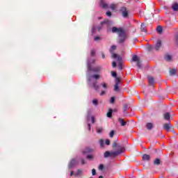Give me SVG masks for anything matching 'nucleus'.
<instances>
[{"label": "nucleus", "instance_id": "55", "mask_svg": "<svg viewBox=\"0 0 178 178\" xmlns=\"http://www.w3.org/2000/svg\"><path fill=\"white\" fill-rule=\"evenodd\" d=\"M171 129H172L171 131H172V133L174 134H176V131L173 129V127H172V128Z\"/></svg>", "mask_w": 178, "mask_h": 178}, {"label": "nucleus", "instance_id": "43", "mask_svg": "<svg viewBox=\"0 0 178 178\" xmlns=\"http://www.w3.org/2000/svg\"><path fill=\"white\" fill-rule=\"evenodd\" d=\"M99 170H104V164H100L99 165Z\"/></svg>", "mask_w": 178, "mask_h": 178}, {"label": "nucleus", "instance_id": "33", "mask_svg": "<svg viewBox=\"0 0 178 178\" xmlns=\"http://www.w3.org/2000/svg\"><path fill=\"white\" fill-rule=\"evenodd\" d=\"M111 74H112L113 77H115V79H118V74L116 73V72H111Z\"/></svg>", "mask_w": 178, "mask_h": 178}, {"label": "nucleus", "instance_id": "34", "mask_svg": "<svg viewBox=\"0 0 178 178\" xmlns=\"http://www.w3.org/2000/svg\"><path fill=\"white\" fill-rule=\"evenodd\" d=\"M92 104H93V105L97 106V105H98V100H97V99H93L92 100Z\"/></svg>", "mask_w": 178, "mask_h": 178}, {"label": "nucleus", "instance_id": "24", "mask_svg": "<svg viewBox=\"0 0 178 178\" xmlns=\"http://www.w3.org/2000/svg\"><path fill=\"white\" fill-rule=\"evenodd\" d=\"M172 9L174 10L175 12H177V10H178V3L172 4Z\"/></svg>", "mask_w": 178, "mask_h": 178}, {"label": "nucleus", "instance_id": "9", "mask_svg": "<svg viewBox=\"0 0 178 178\" xmlns=\"http://www.w3.org/2000/svg\"><path fill=\"white\" fill-rule=\"evenodd\" d=\"M117 60L119 62L118 69L120 70H122V69H123V64L122 63V57L120 56H118L117 57Z\"/></svg>", "mask_w": 178, "mask_h": 178}, {"label": "nucleus", "instance_id": "13", "mask_svg": "<svg viewBox=\"0 0 178 178\" xmlns=\"http://www.w3.org/2000/svg\"><path fill=\"white\" fill-rule=\"evenodd\" d=\"M77 163V161H76L75 159L71 160V161L69 163V168H74Z\"/></svg>", "mask_w": 178, "mask_h": 178}, {"label": "nucleus", "instance_id": "12", "mask_svg": "<svg viewBox=\"0 0 178 178\" xmlns=\"http://www.w3.org/2000/svg\"><path fill=\"white\" fill-rule=\"evenodd\" d=\"M140 31L142 33H147V25L145 24H141Z\"/></svg>", "mask_w": 178, "mask_h": 178}, {"label": "nucleus", "instance_id": "57", "mask_svg": "<svg viewBox=\"0 0 178 178\" xmlns=\"http://www.w3.org/2000/svg\"><path fill=\"white\" fill-rule=\"evenodd\" d=\"M95 120H94V117H92V123H95Z\"/></svg>", "mask_w": 178, "mask_h": 178}, {"label": "nucleus", "instance_id": "15", "mask_svg": "<svg viewBox=\"0 0 178 178\" xmlns=\"http://www.w3.org/2000/svg\"><path fill=\"white\" fill-rule=\"evenodd\" d=\"M164 59H165V60H166V62H171V60H172V56H170V54H167L165 55Z\"/></svg>", "mask_w": 178, "mask_h": 178}, {"label": "nucleus", "instance_id": "35", "mask_svg": "<svg viewBox=\"0 0 178 178\" xmlns=\"http://www.w3.org/2000/svg\"><path fill=\"white\" fill-rule=\"evenodd\" d=\"M99 143L100 144V147L102 148H103V147H104V140L103 139H100Z\"/></svg>", "mask_w": 178, "mask_h": 178}, {"label": "nucleus", "instance_id": "37", "mask_svg": "<svg viewBox=\"0 0 178 178\" xmlns=\"http://www.w3.org/2000/svg\"><path fill=\"white\" fill-rule=\"evenodd\" d=\"M102 131H104V128L101 127V128L97 129L98 134H100V133H102Z\"/></svg>", "mask_w": 178, "mask_h": 178}, {"label": "nucleus", "instance_id": "36", "mask_svg": "<svg viewBox=\"0 0 178 178\" xmlns=\"http://www.w3.org/2000/svg\"><path fill=\"white\" fill-rule=\"evenodd\" d=\"M81 173H83V171H81V170L79 169V170H77V172H76V174H75V176H79V175H81Z\"/></svg>", "mask_w": 178, "mask_h": 178}, {"label": "nucleus", "instance_id": "11", "mask_svg": "<svg viewBox=\"0 0 178 178\" xmlns=\"http://www.w3.org/2000/svg\"><path fill=\"white\" fill-rule=\"evenodd\" d=\"M148 83L150 86H154L155 84V79L152 76H148Z\"/></svg>", "mask_w": 178, "mask_h": 178}, {"label": "nucleus", "instance_id": "10", "mask_svg": "<svg viewBox=\"0 0 178 178\" xmlns=\"http://www.w3.org/2000/svg\"><path fill=\"white\" fill-rule=\"evenodd\" d=\"M91 152H94V149H91L90 147H86L83 151V154H90Z\"/></svg>", "mask_w": 178, "mask_h": 178}, {"label": "nucleus", "instance_id": "27", "mask_svg": "<svg viewBox=\"0 0 178 178\" xmlns=\"http://www.w3.org/2000/svg\"><path fill=\"white\" fill-rule=\"evenodd\" d=\"M123 112H127L129 111V105L124 104L122 107Z\"/></svg>", "mask_w": 178, "mask_h": 178}, {"label": "nucleus", "instance_id": "16", "mask_svg": "<svg viewBox=\"0 0 178 178\" xmlns=\"http://www.w3.org/2000/svg\"><path fill=\"white\" fill-rule=\"evenodd\" d=\"M153 127H154V124L151 122H147L146 124V128L147 129V130H152Z\"/></svg>", "mask_w": 178, "mask_h": 178}, {"label": "nucleus", "instance_id": "53", "mask_svg": "<svg viewBox=\"0 0 178 178\" xmlns=\"http://www.w3.org/2000/svg\"><path fill=\"white\" fill-rule=\"evenodd\" d=\"M88 127L89 131H90L91 130V124H88Z\"/></svg>", "mask_w": 178, "mask_h": 178}, {"label": "nucleus", "instance_id": "31", "mask_svg": "<svg viewBox=\"0 0 178 178\" xmlns=\"http://www.w3.org/2000/svg\"><path fill=\"white\" fill-rule=\"evenodd\" d=\"M147 51H149V52H151V51H153V49H154V47L149 45V46H147Z\"/></svg>", "mask_w": 178, "mask_h": 178}, {"label": "nucleus", "instance_id": "58", "mask_svg": "<svg viewBox=\"0 0 178 178\" xmlns=\"http://www.w3.org/2000/svg\"><path fill=\"white\" fill-rule=\"evenodd\" d=\"M95 63V60H93L92 61L90 62V64Z\"/></svg>", "mask_w": 178, "mask_h": 178}, {"label": "nucleus", "instance_id": "41", "mask_svg": "<svg viewBox=\"0 0 178 178\" xmlns=\"http://www.w3.org/2000/svg\"><path fill=\"white\" fill-rule=\"evenodd\" d=\"M113 136H115V131L112 130L111 132H110V137H113Z\"/></svg>", "mask_w": 178, "mask_h": 178}, {"label": "nucleus", "instance_id": "17", "mask_svg": "<svg viewBox=\"0 0 178 178\" xmlns=\"http://www.w3.org/2000/svg\"><path fill=\"white\" fill-rule=\"evenodd\" d=\"M142 159L143 161H149V159H151V156H149V154H145L143 155Z\"/></svg>", "mask_w": 178, "mask_h": 178}, {"label": "nucleus", "instance_id": "7", "mask_svg": "<svg viewBox=\"0 0 178 178\" xmlns=\"http://www.w3.org/2000/svg\"><path fill=\"white\" fill-rule=\"evenodd\" d=\"M120 10L122 11V15L124 17H127L129 16V12L126 7H122Z\"/></svg>", "mask_w": 178, "mask_h": 178}, {"label": "nucleus", "instance_id": "48", "mask_svg": "<svg viewBox=\"0 0 178 178\" xmlns=\"http://www.w3.org/2000/svg\"><path fill=\"white\" fill-rule=\"evenodd\" d=\"M105 144L106 145H109L111 144V141L108 139H107L106 140Z\"/></svg>", "mask_w": 178, "mask_h": 178}, {"label": "nucleus", "instance_id": "61", "mask_svg": "<svg viewBox=\"0 0 178 178\" xmlns=\"http://www.w3.org/2000/svg\"><path fill=\"white\" fill-rule=\"evenodd\" d=\"M70 176H73V171L70 172Z\"/></svg>", "mask_w": 178, "mask_h": 178}, {"label": "nucleus", "instance_id": "46", "mask_svg": "<svg viewBox=\"0 0 178 178\" xmlns=\"http://www.w3.org/2000/svg\"><path fill=\"white\" fill-rule=\"evenodd\" d=\"M92 77H93V79H95L97 80V79H98L99 76L98 74H94V75L92 76Z\"/></svg>", "mask_w": 178, "mask_h": 178}, {"label": "nucleus", "instance_id": "4", "mask_svg": "<svg viewBox=\"0 0 178 178\" xmlns=\"http://www.w3.org/2000/svg\"><path fill=\"white\" fill-rule=\"evenodd\" d=\"M163 129L164 130H166L167 131H170V129H173V126H172V124H170V122H168L163 125Z\"/></svg>", "mask_w": 178, "mask_h": 178}, {"label": "nucleus", "instance_id": "5", "mask_svg": "<svg viewBox=\"0 0 178 178\" xmlns=\"http://www.w3.org/2000/svg\"><path fill=\"white\" fill-rule=\"evenodd\" d=\"M119 84H120V79L116 78L114 85V91H115V92H119Z\"/></svg>", "mask_w": 178, "mask_h": 178}, {"label": "nucleus", "instance_id": "14", "mask_svg": "<svg viewBox=\"0 0 178 178\" xmlns=\"http://www.w3.org/2000/svg\"><path fill=\"white\" fill-rule=\"evenodd\" d=\"M177 74V69H170V76H176Z\"/></svg>", "mask_w": 178, "mask_h": 178}, {"label": "nucleus", "instance_id": "38", "mask_svg": "<svg viewBox=\"0 0 178 178\" xmlns=\"http://www.w3.org/2000/svg\"><path fill=\"white\" fill-rule=\"evenodd\" d=\"M154 152H155L156 154H161V153H162V150H161V149H154Z\"/></svg>", "mask_w": 178, "mask_h": 178}, {"label": "nucleus", "instance_id": "49", "mask_svg": "<svg viewBox=\"0 0 178 178\" xmlns=\"http://www.w3.org/2000/svg\"><path fill=\"white\" fill-rule=\"evenodd\" d=\"M116 147H118V143L116 142H114L113 144V147L116 148Z\"/></svg>", "mask_w": 178, "mask_h": 178}, {"label": "nucleus", "instance_id": "52", "mask_svg": "<svg viewBox=\"0 0 178 178\" xmlns=\"http://www.w3.org/2000/svg\"><path fill=\"white\" fill-rule=\"evenodd\" d=\"M87 158L88 159H92V155H88Z\"/></svg>", "mask_w": 178, "mask_h": 178}, {"label": "nucleus", "instance_id": "44", "mask_svg": "<svg viewBox=\"0 0 178 178\" xmlns=\"http://www.w3.org/2000/svg\"><path fill=\"white\" fill-rule=\"evenodd\" d=\"M92 176H95V175H97V171L95 170V169H92Z\"/></svg>", "mask_w": 178, "mask_h": 178}, {"label": "nucleus", "instance_id": "8", "mask_svg": "<svg viewBox=\"0 0 178 178\" xmlns=\"http://www.w3.org/2000/svg\"><path fill=\"white\" fill-rule=\"evenodd\" d=\"M161 45L162 42L161 40H158L156 45L154 47V49H155V51H159V48H161Z\"/></svg>", "mask_w": 178, "mask_h": 178}, {"label": "nucleus", "instance_id": "40", "mask_svg": "<svg viewBox=\"0 0 178 178\" xmlns=\"http://www.w3.org/2000/svg\"><path fill=\"white\" fill-rule=\"evenodd\" d=\"M111 104H115V97H112L110 100Z\"/></svg>", "mask_w": 178, "mask_h": 178}, {"label": "nucleus", "instance_id": "30", "mask_svg": "<svg viewBox=\"0 0 178 178\" xmlns=\"http://www.w3.org/2000/svg\"><path fill=\"white\" fill-rule=\"evenodd\" d=\"M101 86L102 88H104V90H108V84H106L105 82L102 83Z\"/></svg>", "mask_w": 178, "mask_h": 178}, {"label": "nucleus", "instance_id": "20", "mask_svg": "<svg viewBox=\"0 0 178 178\" xmlns=\"http://www.w3.org/2000/svg\"><path fill=\"white\" fill-rule=\"evenodd\" d=\"M101 26H104V24H111V21L109 19H104L103 22H100Z\"/></svg>", "mask_w": 178, "mask_h": 178}, {"label": "nucleus", "instance_id": "62", "mask_svg": "<svg viewBox=\"0 0 178 178\" xmlns=\"http://www.w3.org/2000/svg\"><path fill=\"white\" fill-rule=\"evenodd\" d=\"M99 178H104V176L100 175V176L99 177Z\"/></svg>", "mask_w": 178, "mask_h": 178}, {"label": "nucleus", "instance_id": "59", "mask_svg": "<svg viewBox=\"0 0 178 178\" xmlns=\"http://www.w3.org/2000/svg\"><path fill=\"white\" fill-rule=\"evenodd\" d=\"M101 27H97V30H98V31H101Z\"/></svg>", "mask_w": 178, "mask_h": 178}, {"label": "nucleus", "instance_id": "32", "mask_svg": "<svg viewBox=\"0 0 178 178\" xmlns=\"http://www.w3.org/2000/svg\"><path fill=\"white\" fill-rule=\"evenodd\" d=\"M110 8L111 10H115V9H116V5L113 3L110 6Z\"/></svg>", "mask_w": 178, "mask_h": 178}, {"label": "nucleus", "instance_id": "56", "mask_svg": "<svg viewBox=\"0 0 178 178\" xmlns=\"http://www.w3.org/2000/svg\"><path fill=\"white\" fill-rule=\"evenodd\" d=\"M102 59H105V54L104 53L102 54Z\"/></svg>", "mask_w": 178, "mask_h": 178}, {"label": "nucleus", "instance_id": "25", "mask_svg": "<svg viewBox=\"0 0 178 178\" xmlns=\"http://www.w3.org/2000/svg\"><path fill=\"white\" fill-rule=\"evenodd\" d=\"M101 6H102V8H104V9H108V4L106 3H104V1H101Z\"/></svg>", "mask_w": 178, "mask_h": 178}, {"label": "nucleus", "instance_id": "51", "mask_svg": "<svg viewBox=\"0 0 178 178\" xmlns=\"http://www.w3.org/2000/svg\"><path fill=\"white\" fill-rule=\"evenodd\" d=\"M112 66H113V67H116V62L113 61L112 63Z\"/></svg>", "mask_w": 178, "mask_h": 178}, {"label": "nucleus", "instance_id": "3", "mask_svg": "<svg viewBox=\"0 0 178 178\" xmlns=\"http://www.w3.org/2000/svg\"><path fill=\"white\" fill-rule=\"evenodd\" d=\"M88 72H93L94 73H99L100 70H102V67L99 65L96 67H91V65H88Z\"/></svg>", "mask_w": 178, "mask_h": 178}, {"label": "nucleus", "instance_id": "21", "mask_svg": "<svg viewBox=\"0 0 178 178\" xmlns=\"http://www.w3.org/2000/svg\"><path fill=\"white\" fill-rule=\"evenodd\" d=\"M92 87L95 90V91H98L99 86L97 84V81L92 83Z\"/></svg>", "mask_w": 178, "mask_h": 178}, {"label": "nucleus", "instance_id": "19", "mask_svg": "<svg viewBox=\"0 0 178 178\" xmlns=\"http://www.w3.org/2000/svg\"><path fill=\"white\" fill-rule=\"evenodd\" d=\"M165 120H170V113H165L164 114Z\"/></svg>", "mask_w": 178, "mask_h": 178}, {"label": "nucleus", "instance_id": "29", "mask_svg": "<svg viewBox=\"0 0 178 178\" xmlns=\"http://www.w3.org/2000/svg\"><path fill=\"white\" fill-rule=\"evenodd\" d=\"M136 65H137L138 69H143V64L141 63L140 60H138L136 63Z\"/></svg>", "mask_w": 178, "mask_h": 178}, {"label": "nucleus", "instance_id": "39", "mask_svg": "<svg viewBox=\"0 0 178 178\" xmlns=\"http://www.w3.org/2000/svg\"><path fill=\"white\" fill-rule=\"evenodd\" d=\"M90 55L91 56H95V50H91Z\"/></svg>", "mask_w": 178, "mask_h": 178}, {"label": "nucleus", "instance_id": "26", "mask_svg": "<svg viewBox=\"0 0 178 178\" xmlns=\"http://www.w3.org/2000/svg\"><path fill=\"white\" fill-rule=\"evenodd\" d=\"M112 112H113V110L109 108L108 112L107 113V118H112Z\"/></svg>", "mask_w": 178, "mask_h": 178}, {"label": "nucleus", "instance_id": "47", "mask_svg": "<svg viewBox=\"0 0 178 178\" xmlns=\"http://www.w3.org/2000/svg\"><path fill=\"white\" fill-rule=\"evenodd\" d=\"M105 94H106V91L102 90V92H100V96L102 97V95H105Z\"/></svg>", "mask_w": 178, "mask_h": 178}, {"label": "nucleus", "instance_id": "42", "mask_svg": "<svg viewBox=\"0 0 178 178\" xmlns=\"http://www.w3.org/2000/svg\"><path fill=\"white\" fill-rule=\"evenodd\" d=\"M96 31H97V29L93 26V27L92 28V33L93 34H95Z\"/></svg>", "mask_w": 178, "mask_h": 178}, {"label": "nucleus", "instance_id": "45", "mask_svg": "<svg viewBox=\"0 0 178 178\" xmlns=\"http://www.w3.org/2000/svg\"><path fill=\"white\" fill-rule=\"evenodd\" d=\"M106 15V16L111 17V16H112V13L111 11H107Z\"/></svg>", "mask_w": 178, "mask_h": 178}, {"label": "nucleus", "instance_id": "18", "mask_svg": "<svg viewBox=\"0 0 178 178\" xmlns=\"http://www.w3.org/2000/svg\"><path fill=\"white\" fill-rule=\"evenodd\" d=\"M118 122H119V123H120L121 126H126V124H127L126 122V121H124V120H123V118H119Z\"/></svg>", "mask_w": 178, "mask_h": 178}, {"label": "nucleus", "instance_id": "50", "mask_svg": "<svg viewBox=\"0 0 178 178\" xmlns=\"http://www.w3.org/2000/svg\"><path fill=\"white\" fill-rule=\"evenodd\" d=\"M81 163L82 165H86V160L84 159H81Z\"/></svg>", "mask_w": 178, "mask_h": 178}, {"label": "nucleus", "instance_id": "1", "mask_svg": "<svg viewBox=\"0 0 178 178\" xmlns=\"http://www.w3.org/2000/svg\"><path fill=\"white\" fill-rule=\"evenodd\" d=\"M112 33H117L119 35L118 42L119 44H123L127 38V35L123 29L122 28H116V26H113L112 28Z\"/></svg>", "mask_w": 178, "mask_h": 178}, {"label": "nucleus", "instance_id": "60", "mask_svg": "<svg viewBox=\"0 0 178 178\" xmlns=\"http://www.w3.org/2000/svg\"><path fill=\"white\" fill-rule=\"evenodd\" d=\"M88 81L90 83L91 81V78H88Z\"/></svg>", "mask_w": 178, "mask_h": 178}, {"label": "nucleus", "instance_id": "28", "mask_svg": "<svg viewBox=\"0 0 178 178\" xmlns=\"http://www.w3.org/2000/svg\"><path fill=\"white\" fill-rule=\"evenodd\" d=\"M132 60L134 62H138L140 60L138 59V56H137V55H134L132 56Z\"/></svg>", "mask_w": 178, "mask_h": 178}, {"label": "nucleus", "instance_id": "22", "mask_svg": "<svg viewBox=\"0 0 178 178\" xmlns=\"http://www.w3.org/2000/svg\"><path fill=\"white\" fill-rule=\"evenodd\" d=\"M156 31L159 34H162V33H163V29H162V26H161L157 27Z\"/></svg>", "mask_w": 178, "mask_h": 178}, {"label": "nucleus", "instance_id": "6", "mask_svg": "<svg viewBox=\"0 0 178 178\" xmlns=\"http://www.w3.org/2000/svg\"><path fill=\"white\" fill-rule=\"evenodd\" d=\"M115 49H116V46L115 45L111 46V49H110V52L112 54L111 57L113 59H116V58H118V54L113 53V51H115Z\"/></svg>", "mask_w": 178, "mask_h": 178}, {"label": "nucleus", "instance_id": "63", "mask_svg": "<svg viewBox=\"0 0 178 178\" xmlns=\"http://www.w3.org/2000/svg\"><path fill=\"white\" fill-rule=\"evenodd\" d=\"M99 19H102V17H99Z\"/></svg>", "mask_w": 178, "mask_h": 178}, {"label": "nucleus", "instance_id": "54", "mask_svg": "<svg viewBox=\"0 0 178 178\" xmlns=\"http://www.w3.org/2000/svg\"><path fill=\"white\" fill-rule=\"evenodd\" d=\"M99 39H100L99 37H95V41H98V40Z\"/></svg>", "mask_w": 178, "mask_h": 178}, {"label": "nucleus", "instance_id": "2", "mask_svg": "<svg viewBox=\"0 0 178 178\" xmlns=\"http://www.w3.org/2000/svg\"><path fill=\"white\" fill-rule=\"evenodd\" d=\"M123 151H124V147H118V151L117 152H106L104 153V158H108L109 156H117V155H120V154H122V152H123Z\"/></svg>", "mask_w": 178, "mask_h": 178}, {"label": "nucleus", "instance_id": "23", "mask_svg": "<svg viewBox=\"0 0 178 178\" xmlns=\"http://www.w3.org/2000/svg\"><path fill=\"white\" fill-rule=\"evenodd\" d=\"M153 163L154 165H161V160L159 159H155Z\"/></svg>", "mask_w": 178, "mask_h": 178}]
</instances>
